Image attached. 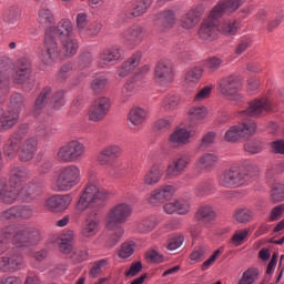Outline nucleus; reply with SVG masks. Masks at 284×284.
Instances as JSON below:
<instances>
[{
	"instance_id": "nucleus-54",
	"label": "nucleus",
	"mask_w": 284,
	"mask_h": 284,
	"mask_svg": "<svg viewBox=\"0 0 284 284\" xmlns=\"http://www.w3.org/2000/svg\"><path fill=\"white\" fill-rule=\"evenodd\" d=\"M63 90H59L53 93V95L50 99V104L55 110H59V108H63L65 105V98L63 97Z\"/></svg>"
},
{
	"instance_id": "nucleus-3",
	"label": "nucleus",
	"mask_w": 284,
	"mask_h": 284,
	"mask_svg": "<svg viewBox=\"0 0 284 284\" xmlns=\"http://www.w3.org/2000/svg\"><path fill=\"white\" fill-rule=\"evenodd\" d=\"M74 34V26L72 21L62 19L58 22L57 27H49L44 33L43 47L39 52V59L43 65H54L59 61L61 48L59 47L60 40L68 39Z\"/></svg>"
},
{
	"instance_id": "nucleus-64",
	"label": "nucleus",
	"mask_w": 284,
	"mask_h": 284,
	"mask_svg": "<svg viewBox=\"0 0 284 284\" xmlns=\"http://www.w3.org/2000/svg\"><path fill=\"white\" fill-rule=\"evenodd\" d=\"M216 141V133L210 131L206 134L202 136V141L200 143V149L205 150L206 148H210Z\"/></svg>"
},
{
	"instance_id": "nucleus-43",
	"label": "nucleus",
	"mask_w": 284,
	"mask_h": 284,
	"mask_svg": "<svg viewBox=\"0 0 284 284\" xmlns=\"http://www.w3.org/2000/svg\"><path fill=\"white\" fill-rule=\"evenodd\" d=\"M38 22L42 24L43 28H50L54 23V13L48 8H42L38 12Z\"/></svg>"
},
{
	"instance_id": "nucleus-55",
	"label": "nucleus",
	"mask_w": 284,
	"mask_h": 284,
	"mask_svg": "<svg viewBox=\"0 0 284 284\" xmlns=\"http://www.w3.org/2000/svg\"><path fill=\"white\" fill-rule=\"evenodd\" d=\"M19 219V206H11L0 213L1 221H14Z\"/></svg>"
},
{
	"instance_id": "nucleus-2",
	"label": "nucleus",
	"mask_w": 284,
	"mask_h": 284,
	"mask_svg": "<svg viewBox=\"0 0 284 284\" xmlns=\"http://www.w3.org/2000/svg\"><path fill=\"white\" fill-rule=\"evenodd\" d=\"M108 199H110V192L101 189L97 180H90L82 194H80L75 203V212L78 214L85 212V220L82 227L84 239H92L99 234L101 220L99 219V211L94 205H101V202L108 201Z\"/></svg>"
},
{
	"instance_id": "nucleus-56",
	"label": "nucleus",
	"mask_w": 284,
	"mask_h": 284,
	"mask_svg": "<svg viewBox=\"0 0 284 284\" xmlns=\"http://www.w3.org/2000/svg\"><path fill=\"white\" fill-rule=\"evenodd\" d=\"M248 235H250V230L247 229L236 231L231 239L232 245H235V247H239V245H242L243 241H245V239H247Z\"/></svg>"
},
{
	"instance_id": "nucleus-53",
	"label": "nucleus",
	"mask_w": 284,
	"mask_h": 284,
	"mask_svg": "<svg viewBox=\"0 0 284 284\" xmlns=\"http://www.w3.org/2000/svg\"><path fill=\"white\" fill-rule=\"evenodd\" d=\"M73 72H74V64L72 62H68L60 68L58 73V79L60 81H65L67 79H70V77H72Z\"/></svg>"
},
{
	"instance_id": "nucleus-14",
	"label": "nucleus",
	"mask_w": 284,
	"mask_h": 284,
	"mask_svg": "<svg viewBox=\"0 0 284 284\" xmlns=\"http://www.w3.org/2000/svg\"><path fill=\"white\" fill-rule=\"evenodd\" d=\"M276 106L270 98L255 99L250 102L246 110L240 111L237 116L244 121H252L250 116H263V114H267V112H274Z\"/></svg>"
},
{
	"instance_id": "nucleus-35",
	"label": "nucleus",
	"mask_w": 284,
	"mask_h": 284,
	"mask_svg": "<svg viewBox=\"0 0 284 284\" xmlns=\"http://www.w3.org/2000/svg\"><path fill=\"white\" fill-rule=\"evenodd\" d=\"M219 163V155L214 153H204L197 161L199 170L210 172Z\"/></svg>"
},
{
	"instance_id": "nucleus-42",
	"label": "nucleus",
	"mask_w": 284,
	"mask_h": 284,
	"mask_svg": "<svg viewBox=\"0 0 284 284\" xmlns=\"http://www.w3.org/2000/svg\"><path fill=\"white\" fill-rule=\"evenodd\" d=\"M233 219L237 223H250L254 219V212L247 207L235 209Z\"/></svg>"
},
{
	"instance_id": "nucleus-22",
	"label": "nucleus",
	"mask_w": 284,
	"mask_h": 284,
	"mask_svg": "<svg viewBox=\"0 0 284 284\" xmlns=\"http://www.w3.org/2000/svg\"><path fill=\"white\" fill-rule=\"evenodd\" d=\"M61 42V49L60 54L58 58V61H61V59H72L77 52H79V40L74 37L69 38H62L60 40Z\"/></svg>"
},
{
	"instance_id": "nucleus-8",
	"label": "nucleus",
	"mask_w": 284,
	"mask_h": 284,
	"mask_svg": "<svg viewBox=\"0 0 284 284\" xmlns=\"http://www.w3.org/2000/svg\"><path fill=\"white\" fill-rule=\"evenodd\" d=\"M258 178V165L252 161H246L243 164V170H239L236 166H231L224 171L219 178V184L222 187H241L252 183Z\"/></svg>"
},
{
	"instance_id": "nucleus-20",
	"label": "nucleus",
	"mask_w": 284,
	"mask_h": 284,
	"mask_svg": "<svg viewBox=\"0 0 284 284\" xmlns=\"http://www.w3.org/2000/svg\"><path fill=\"white\" fill-rule=\"evenodd\" d=\"M190 165V156L186 154H182L173 159L165 171L168 179H178V176H181L185 169Z\"/></svg>"
},
{
	"instance_id": "nucleus-19",
	"label": "nucleus",
	"mask_w": 284,
	"mask_h": 284,
	"mask_svg": "<svg viewBox=\"0 0 284 284\" xmlns=\"http://www.w3.org/2000/svg\"><path fill=\"white\" fill-rule=\"evenodd\" d=\"M121 61V47H106L99 54L98 65L100 68H110Z\"/></svg>"
},
{
	"instance_id": "nucleus-46",
	"label": "nucleus",
	"mask_w": 284,
	"mask_h": 284,
	"mask_svg": "<svg viewBox=\"0 0 284 284\" xmlns=\"http://www.w3.org/2000/svg\"><path fill=\"white\" fill-rule=\"evenodd\" d=\"M156 227V221L154 217H145L138 224V232L140 234H148Z\"/></svg>"
},
{
	"instance_id": "nucleus-39",
	"label": "nucleus",
	"mask_w": 284,
	"mask_h": 284,
	"mask_svg": "<svg viewBox=\"0 0 284 284\" xmlns=\"http://www.w3.org/2000/svg\"><path fill=\"white\" fill-rule=\"evenodd\" d=\"M195 219H197L202 223H210L214 221V219H216V212H214V209H212V206L203 205L197 210Z\"/></svg>"
},
{
	"instance_id": "nucleus-29",
	"label": "nucleus",
	"mask_w": 284,
	"mask_h": 284,
	"mask_svg": "<svg viewBox=\"0 0 284 284\" xmlns=\"http://www.w3.org/2000/svg\"><path fill=\"white\" fill-rule=\"evenodd\" d=\"M155 21H158L164 30H172V28L176 26V11L172 9L160 11L155 16Z\"/></svg>"
},
{
	"instance_id": "nucleus-31",
	"label": "nucleus",
	"mask_w": 284,
	"mask_h": 284,
	"mask_svg": "<svg viewBox=\"0 0 284 284\" xmlns=\"http://www.w3.org/2000/svg\"><path fill=\"white\" fill-rule=\"evenodd\" d=\"M148 119V111L141 106H133L128 114V121L134 128H139V125H143L145 120Z\"/></svg>"
},
{
	"instance_id": "nucleus-48",
	"label": "nucleus",
	"mask_w": 284,
	"mask_h": 284,
	"mask_svg": "<svg viewBox=\"0 0 284 284\" xmlns=\"http://www.w3.org/2000/svg\"><path fill=\"white\" fill-rule=\"evenodd\" d=\"M105 85H108V78H105V75L97 77L91 81V90L95 92V94L103 92Z\"/></svg>"
},
{
	"instance_id": "nucleus-11",
	"label": "nucleus",
	"mask_w": 284,
	"mask_h": 284,
	"mask_svg": "<svg viewBox=\"0 0 284 284\" xmlns=\"http://www.w3.org/2000/svg\"><path fill=\"white\" fill-rule=\"evenodd\" d=\"M85 155V144L79 140H72L60 146L57 152V160L60 163H77Z\"/></svg>"
},
{
	"instance_id": "nucleus-51",
	"label": "nucleus",
	"mask_w": 284,
	"mask_h": 284,
	"mask_svg": "<svg viewBox=\"0 0 284 284\" xmlns=\"http://www.w3.org/2000/svg\"><path fill=\"white\" fill-rule=\"evenodd\" d=\"M37 131L43 136V139H52V136L57 134V128L45 123H40Z\"/></svg>"
},
{
	"instance_id": "nucleus-59",
	"label": "nucleus",
	"mask_w": 284,
	"mask_h": 284,
	"mask_svg": "<svg viewBox=\"0 0 284 284\" xmlns=\"http://www.w3.org/2000/svg\"><path fill=\"white\" fill-rule=\"evenodd\" d=\"M145 260L148 261V263H163L165 261L163 255L154 248H149L145 252Z\"/></svg>"
},
{
	"instance_id": "nucleus-40",
	"label": "nucleus",
	"mask_w": 284,
	"mask_h": 284,
	"mask_svg": "<svg viewBox=\"0 0 284 284\" xmlns=\"http://www.w3.org/2000/svg\"><path fill=\"white\" fill-rule=\"evenodd\" d=\"M189 119L192 123H201L207 119V108L205 106H192L189 110Z\"/></svg>"
},
{
	"instance_id": "nucleus-1",
	"label": "nucleus",
	"mask_w": 284,
	"mask_h": 284,
	"mask_svg": "<svg viewBox=\"0 0 284 284\" xmlns=\"http://www.w3.org/2000/svg\"><path fill=\"white\" fill-rule=\"evenodd\" d=\"M41 241V231L34 226H18L14 224L0 230V272L14 274L26 270V258L21 253H9L10 245L14 247H32Z\"/></svg>"
},
{
	"instance_id": "nucleus-60",
	"label": "nucleus",
	"mask_w": 284,
	"mask_h": 284,
	"mask_svg": "<svg viewBox=\"0 0 284 284\" xmlns=\"http://www.w3.org/2000/svg\"><path fill=\"white\" fill-rule=\"evenodd\" d=\"M72 204V195L70 194H58V212H64Z\"/></svg>"
},
{
	"instance_id": "nucleus-26",
	"label": "nucleus",
	"mask_w": 284,
	"mask_h": 284,
	"mask_svg": "<svg viewBox=\"0 0 284 284\" xmlns=\"http://www.w3.org/2000/svg\"><path fill=\"white\" fill-rule=\"evenodd\" d=\"M149 71H150V67L144 65L143 68H140V70H138V72L134 74V77L131 80L125 82L121 92L122 101L124 102L130 101V98L134 97V92H135L134 82L139 81V79H141V77H143V74H145V72H149Z\"/></svg>"
},
{
	"instance_id": "nucleus-33",
	"label": "nucleus",
	"mask_w": 284,
	"mask_h": 284,
	"mask_svg": "<svg viewBox=\"0 0 284 284\" xmlns=\"http://www.w3.org/2000/svg\"><path fill=\"white\" fill-rule=\"evenodd\" d=\"M163 176V164H153L144 175V185H156Z\"/></svg>"
},
{
	"instance_id": "nucleus-12",
	"label": "nucleus",
	"mask_w": 284,
	"mask_h": 284,
	"mask_svg": "<svg viewBox=\"0 0 284 284\" xmlns=\"http://www.w3.org/2000/svg\"><path fill=\"white\" fill-rule=\"evenodd\" d=\"M256 122L254 120H244L237 125L231 126L224 134V140L227 143H236L241 139H250L256 134Z\"/></svg>"
},
{
	"instance_id": "nucleus-10",
	"label": "nucleus",
	"mask_w": 284,
	"mask_h": 284,
	"mask_svg": "<svg viewBox=\"0 0 284 284\" xmlns=\"http://www.w3.org/2000/svg\"><path fill=\"white\" fill-rule=\"evenodd\" d=\"M81 183V168L68 164L59 169L54 182L55 192H70Z\"/></svg>"
},
{
	"instance_id": "nucleus-58",
	"label": "nucleus",
	"mask_w": 284,
	"mask_h": 284,
	"mask_svg": "<svg viewBox=\"0 0 284 284\" xmlns=\"http://www.w3.org/2000/svg\"><path fill=\"white\" fill-rule=\"evenodd\" d=\"M43 207L49 212H59V194L47 197Z\"/></svg>"
},
{
	"instance_id": "nucleus-30",
	"label": "nucleus",
	"mask_w": 284,
	"mask_h": 284,
	"mask_svg": "<svg viewBox=\"0 0 284 284\" xmlns=\"http://www.w3.org/2000/svg\"><path fill=\"white\" fill-rule=\"evenodd\" d=\"M32 178V172L23 166H13L10 172V184L19 187L23 181H28Z\"/></svg>"
},
{
	"instance_id": "nucleus-4",
	"label": "nucleus",
	"mask_w": 284,
	"mask_h": 284,
	"mask_svg": "<svg viewBox=\"0 0 284 284\" xmlns=\"http://www.w3.org/2000/svg\"><path fill=\"white\" fill-rule=\"evenodd\" d=\"M32 74V64L28 58L18 59L12 68L10 60H0V103L6 101L10 85V77L18 85L28 82Z\"/></svg>"
},
{
	"instance_id": "nucleus-27",
	"label": "nucleus",
	"mask_w": 284,
	"mask_h": 284,
	"mask_svg": "<svg viewBox=\"0 0 284 284\" xmlns=\"http://www.w3.org/2000/svg\"><path fill=\"white\" fill-rule=\"evenodd\" d=\"M201 77H203V68L194 67L186 71L183 80V88L186 92H192L196 85H199V81H201Z\"/></svg>"
},
{
	"instance_id": "nucleus-37",
	"label": "nucleus",
	"mask_w": 284,
	"mask_h": 284,
	"mask_svg": "<svg viewBox=\"0 0 284 284\" xmlns=\"http://www.w3.org/2000/svg\"><path fill=\"white\" fill-rule=\"evenodd\" d=\"M239 28H241V23L236 20H224L219 27L217 32H221V34H224L225 37H232L236 34L239 31Z\"/></svg>"
},
{
	"instance_id": "nucleus-34",
	"label": "nucleus",
	"mask_w": 284,
	"mask_h": 284,
	"mask_svg": "<svg viewBox=\"0 0 284 284\" xmlns=\"http://www.w3.org/2000/svg\"><path fill=\"white\" fill-rule=\"evenodd\" d=\"M122 38L128 43H141L143 41V27L133 24L122 34Z\"/></svg>"
},
{
	"instance_id": "nucleus-41",
	"label": "nucleus",
	"mask_w": 284,
	"mask_h": 284,
	"mask_svg": "<svg viewBox=\"0 0 284 284\" xmlns=\"http://www.w3.org/2000/svg\"><path fill=\"white\" fill-rule=\"evenodd\" d=\"M154 0H140L138 4L129 12L128 19L141 17V14H145L149 8H151Z\"/></svg>"
},
{
	"instance_id": "nucleus-61",
	"label": "nucleus",
	"mask_w": 284,
	"mask_h": 284,
	"mask_svg": "<svg viewBox=\"0 0 284 284\" xmlns=\"http://www.w3.org/2000/svg\"><path fill=\"white\" fill-rule=\"evenodd\" d=\"M244 150L250 154H258L263 152V144L260 141H248L244 144Z\"/></svg>"
},
{
	"instance_id": "nucleus-21",
	"label": "nucleus",
	"mask_w": 284,
	"mask_h": 284,
	"mask_svg": "<svg viewBox=\"0 0 284 284\" xmlns=\"http://www.w3.org/2000/svg\"><path fill=\"white\" fill-rule=\"evenodd\" d=\"M194 136V132L192 130H187L186 128H178L175 129L169 136L168 144L170 148H183V145H187L190 143V139Z\"/></svg>"
},
{
	"instance_id": "nucleus-16",
	"label": "nucleus",
	"mask_w": 284,
	"mask_h": 284,
	"mask_svg": "<svg viewBox=\"0 0 284 284\" xmlns=\"http://www.w3.org/2000/svg\"><path fill=\"white\" fill-rule=\"evenodd\" d=\"M203 12H205V6L196 4L192 7L181 17L179 22L180 28H182V30H194V28L199 26L201 17H203Z\"/></svg>"
},
{
	"instance_id": "nucleus-13",
	"label": "nucleus",
	"mask_w": 284,
	"mask_h": 284,
	"mask_svg": "<svg viewBox=\"0 0 284 284\" xmlns=\"http://www.w3.org/2000/svg\"><path fill=\"white\" fill-rule=\"evenodd\" d=\"M241 88H243V85L236 75L224 77L219 82V91L221 94L233 103H243Z\"/></svg>"
},
{
	"instance_id": "nucleus-49",
	"label": "nucleus",
	"mask_w": 284,
	"mask_h": 284,
	"mask_svg": "<svg viewBox=\"0 0 284 284\" xmlns=\"http://www.w3.org/2000/svg\"><path fill=\"white\" fill-rule=\"evenodd\" d=\"M106 267H108V258H102L94 262L92 268L90 270V276L92 278H97L99 274H102V272H105Z\"/></svg>"
},
{
	"instance_id": "nucleus-25",
	"label": "nucleus",
	"mask_w": 284,
	"mask_h": 284,
	"mask_svg": "<svg viewBox=\"0 0 284 284\" xmlns=\"http://www.w3.org/2000/svg\"><path fill=\"white\" fill-rule=\"evenodd\" d=\"M37 145H39V142L36 138H29L22 144L20 143L19 160L22 163L32 161L37 152Z\"/></svg>"
},
{
	"instance_id": "nucleus-18",
	"label": "nucleus",
	"mask_w": 284,
	"mask_h": 284,
	"mask_svg": "<svg viewBox=\"0 0 284 284\" xmlns=\"http://www.w3.org/2000/svg\"><path fill=\"white\" fill-rule=\"evenodd\" d=\"M155 81L159 85L168 87L174 81V65L172 61L164 60L155 67Z\"/></svg>"
},
{
	"instance_id": "nucleus-38",
	"label": "nucleus",
	"mask_w": 284,
	"mask_h": 284,
	"mask_svg": "<svg viewBox=\"0 0 284 284\" xmlns=\"http://www.w3.org/2000/svg\"><path fill=\"white\" fill-rule=\"evenodd\" d=\"M52 94V89L49 87L44 88L38 98L36 99L34 105H33V112L34 114H40L41 110L48 105V100L50 99V95Z\"/></svg>"
},
{
	"instance_id": "nucleus-9",
	"label": "nucleus",
	"mask_w": 284,
	"mask_h": 284,
	"mask_svg": "<svg viewBox=\"0 0 284 284\" xmlns=\"http://www.w3.org/2000/svg\"><path fill=\"white\" fill-rule=\"evenodd\" d=\"M26 108V97L13 93L10 98L9 109L0 108V130H11L19 123L21 111Z\"/></svg>"
},
{
	"instance_id": "nucleus-17",
	"label": "nucleus",
	"mask_w": 284,
	"mask_h": 284,
	"mask_svg": "<svg viewBox=\"0 0 284 284\" xmlns=\"http://www.w3.org/2000/svg\"><path fill=\"white\" fill-rule=\"evenodd\" d=\"M112 108L110 98L101 97L98 98L89 110V121L99 122L103 121Z\"/></svg>"
},
{
	"instance_id": "nucleus-63",
	"label": "nucleus",
	"mask_w": 284,
	"mask_h": 284,
	"mask_svg": "<svg viewBox=\"0 0 284 284\" xmlns=\"http://www.w3.org/2000/svg\"><path fill=\"white\" fill-rule=\"evenodd\" d=\"M148 203H150V205H161V203H163V195L161 193L160 189H155L154 191H152L150 193V195L146 197Z\"/></svg>"
},
{
	"instance_id": "nucleus-57",
	"label": "nucleus",
	"mask_w": 284,
	"mask_h": 284,
	"mask_svg": "<svg viewBox=\"0 0 284 284\" xmlns=\"http://www.w3.org/2000/svg\"><path fill=\"white\" fill-rule=\"evenodd\" d=\"M271 200L273 203H281L284 201V185L283 184H274L271 191Z\"/></svg>"
},
{
	"instance_id": "nucleus-23",
	"label": "nucleus",
	"mask_w": 284,
	"mask_h": 284,
	"mask_svg": "<svg viewBox=\"0 0 284 284\" xmlns=\"http://www.w3.org/2000/svg\"><path fill=\"white\" fill-rule=\"evenodd\" d=\"M192 209V204L187 199H178L172 202H168L163 205V210L166 214H187Z\"/></svg>"
},
{
	"instance_id": "nucleus-47",
	"label": "nucleus",
	"mask_w": 284,
	"mask_h": 284,
	"mask_svg": "<svg viewBox=\"0 0 284 284\" xmlns=\"http://www.w3.org/2000/svg\"><path fill=\"white\" fill-rule=\"evenodd\" d=\"M213 192H214V183H212V181L202 182L195 189V193L197 196H207Z\"/></svg>"
},
{
	"instance_id": "nucleus-24",
	"label": "nucleus",
	"mask_w": 284,
	"mask_h": 284,
	"mask_svg": "<svg viewBox=\"0 0 284 284\" xmlns=\"http://www.w3.org/2000/svg\"><path fill=\"white\" fill-rule=\"evenodd\" d=\"M141 51H136L129 59H126L118 69V77L121 79H125L129 74H132L136 68H139V63H141Z\"/></svg>"
},
{
	"instance_id": "nucleus-5",
	"label": "nucleus",
	"mask_w": 284,
	"mask_h": 284,
	"mask_svg": "<svg viewBox=\"0 0 284 284\" xmlns=\"http://www.w3.org/2000/svg\"><path fill=\"white\" fill-rule=\"evenodd\" d=\"M243 3H245V0H221L217 2L210 16L201 23L197 32L199 38L202 41H214L219 37L216 20L225 13L236 12Z\"/></svg>"
},
{
	"instance_id": "nucleus-50",
	"label": "nucleus",
	"mask_w": 284,
	"mask_h": 284,
	"mask_svg": "<svg viewBox=\"0 0 284 284\" xmlns=\"http://www.w3.org/2000/svg\"><path fill=\"white\" fill-rule=\"evenodd\" d=\"M19 19H21V8L19 7L9 8L4 17V20L7 21V23L14 24L17 23V21H19Z\"/></svg>"
},
{
	"instance_id": "nucleus-52",
	"label": "nucleus",
	"mask_w": 284,
	"mask_h": 284,
	"mask_svg": "<svg viewBox=\"0 0 284 284\" xmlns=\"http://www.w3.org/2000/svg\"><path fill=\"white\" fill-rule=\"evenodd\" d=\"M135 247H136V244L134 242L123 243L119 251L120 258H130V256L134 254Z\"/></svg>"
},
{
	"instance_id": "nucleus-45",
	"label": "nucleus",
	"mask_w": 284,
	"mask_h": 284,
	"mask_svg": "<svg viewBox=\"0 0 284 284\" xmlns=\"http://www.w3.org/2000/svg\"><path fill=\"white\" fill-rule=\"evenodd\" d=\"M258 281V268L246 270L237 284H254Z\"/></svg>"
},
{
	"instance_id": "nucleus-32",
	"label": "nucleus",
	"mask_w": 284,
	"mask_h": 284,
	"mask_svg": "<svg viewBox=\"0 0 284 284\" xmlns=\"http://www.w3.org/2000/svg\"><path fill=\"white\" fill-rule=\"evenodd\" d=\"M21 149V140L17 135H11L3 145L4 156L14 159Z\"/></svg>"
},
{
	"instance_id": "nucleus-7",
	"label": "nucleus",
	"mask_w": 284,
	"mask_h": 284,
	"mask_svg": "<svg viewBox=\"0 0 284 284\" xmlns=\"http://www.w3.org/2000/svg\"><path fill=\"white\" fill-rule=\"evenodd\" d=\"M129 216H132V206L125 202L113 205L106 212L105 227L111 232H114V234H112L106 242L109 247H114V245L121 241V236L125 234L123 223L128 221Z\"/></svg>"
},
{
	"instance_id": "nucleus-36",
	"label": "nucleus",
	"mask_w": 284,
	"mask_h": 284,
	"mask_svg": "<svg viewBox=\"0 0 284 284\" xmlns=\"http://www.w3.org/2000/svg\"><path fill=\"white\" fill-rule=\"evenodd\" d=\"M181 103V97L176 94H168L160 102V109L163 112H174Z\"/></svg>"
},
{
	"instance_id": "nucleus-15",
	"label": "nucleus",
	"mask_w": 284,
	"mask_h": 284,
	"mask_svg": "<svg viewBox=\"0 0 284 284\" xmlns=\"http://www.w3.org/2000/svg\"><path fill=\"white\" fill-rule=\"evenodd\" d=\"M72 241H74V231H64L60 235L59 250L62 254H71L70 258L72 263H83L88 261L87 250L72 251Z\"/></svg>"
},
{
	"instance_id": "nucleus-62",
	"label": "nucleus",
	"mask_w": 284,
	"mask_h": 284,
	"mask_svg": "<svg viewBox=\"0 0 284 284\" xmlns=\"http://www.w3.org/2000/svg\"><path fill=\"white\" fill-rule=\"evenodd\" d=\"M212 90H213V87H204L202 88L194 97V102L195 103H201L203 101H205L206 99H210V97H212Z\"/></svg>"
},
{
	"instance_id": "nucleus-44",
	"label": "nucleus",
	"mask_w": 284,
	"mask_h": 284,
	"mask_svg": "<svg viewBox=\"0 0 284 284\" xmlns=\"http://www.w3.org/2000/svg\"><path fill=\"white\" fill-rule=\"evenodd\" d=\"M94 61V57L92 55V52H83L78 57L77 62V70L79 72L85 70L87 68H90L92 65V62Z\"/></svg>"
},
{
	"instance_id": "nucleus-28",
	"label": "nucleus",
	"mask_w": 284,
	"mask_h": 284,
	"mask_svg": "<svg viewBox=\"0 0 284 284\" xmlns=\"http://www.w3.org/2000/svg\"><path fill=\"white\" fill-rule=\"evenodd\" d=\"M123 150L116 144H111L102 149L97 158L99 165H110V159H119Z\"/></svg>"
},
{
	"instance_id": "nucleus-6",
	"label": "nucleus",
	"mask_w": 284,
	"mask_h": 284,
	"mask_svg": "<svg viewBox=\"0 0 284 284\" xmlns=\"http://www.w3.org/2000/svg\"><path fill=\"white\" fill-rule=\"evenodd\" d=\"M41 194V185L36 182H29L24 185H10L8 179L0 178V203L12 205L17 201L30 203Z\"/></svg>"
}]
</instances>
